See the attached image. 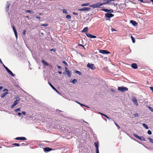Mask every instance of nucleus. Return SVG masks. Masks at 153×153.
<instances>
[{
	"label": "nucleus",
	"instance_id": "25",
	"mask_svg": "<svg viewBox=\"0 0 153 153\" xmlns=\"http://www.w3.org/2000/svg\"><path fill=\"white\" fill-rule=\"evenodd\" d=\"M8 94V92H6V93H4L1 94V98H4L5 96H6V95L7 94Z\"/></svg>",
	"mask_w": 153,
	"mask_h": 153
},
{
	"label": "nucleus",
	"instance_id": "12",
	"mask_svg": "<svg viewBox=\"0 0 153 153\" xmlns=\"http://www.w3.org/2000/svg\"><path fill=\"white\" fill-rule=\"evenodd\" d=\"M52 150V149L49 147H45L44 149V151L45 152H48Z\"/></svg>",
	"mask_w": 153,
	"mask_h": 153
},
{
	"label": "nucleus",
	"instance_id": "38",
	"mask_svg": "<svg viewBox=\"0 0 153 153\" xmlns=\"http://www.w3.org/2000/svg\"><path fill=\"white\" fill-rule=\"evenodd\" d=\"M76 102H77V103H78V104H79V105H81V106L82 105V106H85L86 107H88L86 105H84L83 104H81V103H79V102H78V101H76Z\"/></svg>",
	"mask_w": 153,
	"mask_h": 153
},
{
	"label": "nucleus",
	"instance_id": "57",
	"mask_svg": "<svg viewBox=\"0 0 153 153\" xmlns=\"http://www.w3.org/2000/svg\"><path fill=\"white\" fill-rule=\"evenodd\" d=\"M16 100H19V101L20 100V98L19 97H17L16 98Z\"/></svg>",
	"mask_w": 153,
	"mask_h": 153
},
{
	"label": "nucleus",
	"instance_id": "35",
	"mask_svg": "<svg viewBox=\"0 0 153 153\" xmlns=\"http://www.w3.org/2000/svg\"><path fill=\"white\" fill-rule=\"evenodd\" d=\"M66 18L67 19H71V16H70V15H68L66 16Z\"/></svg>",
	"mask_w": 153,
	"mask_h": 153
},
{
	"label": "nucleus",
	"instance_id": "13",
	"mask_svg": "<svg viewBox=\"0 0 153 153\" xmlns=\"http://www.w3.org/2000/svg\"><path fill=\"white\" fill-rule=\"evenodd\" d=\"M19 100H16L15 101L14 103L12 104L11 106V108H13L14 106L16 105L19 103Z\"/></svg>",
	"mask_w": 153,
	"mask_h": 153
},
{
	"label": "nucleus",
	"instance_id": "45",
	"mask_svg": "<svg viewBox=\"0 0 153 153\" xmlns=\"http://www.w3.org/2000/svg\"><path fill=\"white\" fill-rule=\"evenodd\" d=\"M3 65V66L5 68V69L6 70L8 68L6 67L4 64L3 63V64H2Z\"/></svg>",
	"mask_w": 153,
	"mask_h": 153
},
{
	"label": "nucleus",
	"instance_id": "58",
	"mask_svg": "<svg viewBox=\"0 0 153 153\" xmlns=\"http://www.w3.org/2000/svg\"><path fill=\"white\" fill-rule=\"evenodd\" d=\"M83 120V121L85 123H87L89 125V124L87 122H85V121L84 120Z\"/></svg>",
	"mask_w": 153,
	"mask_h": 153
},
{
	"label": "nucleus",
	"instance_id": "7",
	"mask_svg": "<svg viewBox=\"0 0 153 153\" xmlns=\"http://www.w3.org/2000/svg\"><path fill=\"white\" fill-rule=\"evenodd\" d=\"M101 10L108 13H112L113 12V10L112 9L108 10L106 9H101Z\"/></svg>",
	"mask_w": 153,
	"mask_h": 153
},
{
	"label": "nucleus",
	"instance_id": "63",
	"mask_svg": "<svg viewBox=\"0 0 153 153\" xmlns=\"http://www.w3.org/2000/svg\"><path fill=\"white\" fill-rule=\"evenodd\" d=\"M111 30H112V31L115 30L114 29H113V28H112Z\"/></svg>",
	"mask_w": 153,
	"mask_h": 153
},
{
	"label": "nucleus",
	"instance_id": "18",
	"mask_svg": "<svg viewBox=\"0 0 153 153\" xmlns=\"http://www.w3.org/2000/svg\"><path fill=\"white\" fill-rule=\"evenodd\" d=\"M99 142H97L94 143V145L95 146L96 148V151H99Z\"/></svg>",
	"mask_w": 153,
	"mask_h": 153
},
{
	"label": "nucleus",
	"instance_id": "54",
	"mask_svg": "<svg viewBox=\"0 0 153 153\" xmlns=\"http://www.w3.org/2000/svg\"><path fill=\"white\" fill-rule=\"evenodd\" d=\"M57 68H58L60 69H61V66H59V65H57Z\"/></svg>",
	"mask_w": 153,
	"mask_h": 153
},
{
	"label": "nucleus",
	"instance_id": "5",
	"mask_svg": "<svg viewBox=\"0 0 153 153\" xmlns=\"http://www.w3.org/2000/svg\"><path fill=\"white\" fill-rule=\"evenodd\" d=\"M99 52L103 54H108L110 53V52L106 50H100Z\"/></svg>",
	"mask_w": 153,
	"mask_h": 153
},
{
	"label": "nucleus",
	"instance_id": "64",
	"mask_svg": "<svg viewBox=\"0 0 153 153\" xmlns=\"http://www.w3.org/2000/svg\"><path fill=\"white\" fill-rule=\"evenodd\" d=\"M96 153H99V151H96Z\"/></svg>",
	"mask_w": 153,
	"mask_h": 153
},
{
	"label": "nucleus",
	"instance_id": "31",
	"mask_svg": "<svg viewBox=\"0 0 153 153\" xmlns=\"http://www.w3.org/2000/svg\"><path fill=\"white\" fill-rule=\"evenodd\" d=\"M75 73L77 74H79V75H81L82 74L80 72L76 70V71H75Z\"/></svg>",
	"mask_w": 153,
	"mask_h": 153
},
{
	"label": "nucleus",
	"instance_id": "44",
	"mask_svg": "<svg viewBox=\"0 0 153 153\" xmlns=\"http://www.w3.org/2000/svg\"><path fill=\"white\" fill-rule=\"evenodd\" d=\"M48 25L47 24H42L41 25V26H45L46 27Z\"/></svg>",
	"mask_w": 153,
	"mask_h": 153
},
{
	"label": "nucleus",
	"instance_id": "53",
	"mask_svg": "<svg viewBox=\"0 0 153 153\" xmlns=\"http://www.w3.org/2000/svg\"><path fill=\"white\" fill-rule=\"evenodd\" d=\"M73 14L74 15H78V14L77 13H75V12H73Z\"/></svg>",
	"mask_w": 153,
	"mask_h": 153
},
{
	"label": "nucleus",
	"instance_id": "51",
	"mask_svg": "<svg viewBox=\"0 0 153 153\" xmlns=\"http://www.w3.org/2000/svg\"><path fill=\"white\" fill-rule=\"evenodd\" d=\"M21 113L25 115L26 114V112L25 111L22 112Z\"/></svg>",
	"mask_w": 153,
	"mask_h": 153
},
{
	"label": "nucleus",
	"instance_id": "47",
	"mask_svg": "<svg viewBox=\"0 0 153 153\" xmlns=\"http://www.w3.org/2000/svg\"><path fill=\"white\" fill-rule=\"evenodd\" d=\"M150 90L152 91V92L153 93V87H149Z\"/></svg>",
	"mask_w": 153,
	"mask_h": 153
},
{
	"label": "nucleus",
	"instance_id": "28",
	"mask_svg": "<svg viewBox=\"0 0 153 153\" xmlns=\"http://www.w3.org/2000/svg\"><path fill=\"white\" fill-rule=\"evenodd\" d=\"M143 126L146 129H148L149 128V127H148V126L146 124H145V123H143Z\"/></svg>",
	"mask_w": 153,
	"mask_h": 153
},
{
	"label": "nucleus",
	"instance_id": "32",
	"mask_svg": "<svg viewBox=\"0 0 153 153\" xmlns=\"http://www.w3.org/2000/svg\"><path fill=\"white\" fill-rule=\"evenodd\" d=\"M21 108H19L16 109L15 110V111L16 112H18L19 111H20L21 110Z\"/></svg>",
	"mask_w": 153,
	"mask_h": 153
},
{
	"label": "nucleus",
	"instance_id": "10",
	"mask_svg": "<svg viewBox=\"0 0 153 153\" xmlns=\"http://www.w3.org/2000/svg\"><path fill=\"white\" fill-rule=\"evenodd\" d=\"M90 8L89 7H84L78 10L79 11H89L90 9Z\"/></svg>",
	"mask_w": 153,
	"mask_h": 153
},
{
	"label": "nucleus",
	"instance_id": "62",
	"mask_svg": "<svg viewBox=\"0 0 153 153\" xmlns=\"http://www.w3.org/2000/svg\"><path fill=\"white\" fill-rule=\"evenodd\" d=\"M139 1H140L141 2H143V0H139Z\"/></svg>",
	"mask_w": 153,
	"mask_h": 153
},
{
	"label": "nucleus",
	"instance_id": "52",
	"mask_svg": "<svg viewBox=\"0 0 153 153\" xmlns=\"http://www.w3.org/2000/svg\"><path fill=\"white\" fill-rule=\"evenodd\" d=\"M36 18L39 19H41V17L39 16H36Z\"/></svg>",
	"mask_w": 153,
	"mask_h": 153
},
{
	"label": "nucleus",
	"instance_id": "39",
	"mask_svg": "<svg viewBox=\"0 0 153 153\" xmlns=\"http://www.w3.org/2000/svg\"><path fill=\"white\" fill-rule=\"evenodd\" d=\"M140 140H143V141H145V140L144 139L143 137H140Z\"/></svg>",
	"mask_w": 153,
	"mask_h": 153
},
{
	"label": "nucleus",
	"instance_id": "42",
	"mask_svg": "<svg viewBox=\"0 0 153 153\" xmlns=\"http://www.w3.org/2000/svg\"><path fill=\"white\" fill-rule=\"evenodd\" d=\"M62 63L64 64L66 66H68V64H67V63L65 61H63L62 62Z\"/></svg>",
	"mask_w": 153,
	"mask_h": 153
},
{
	"label": "nucleus",
	"instance_id": "43",
	"mask_svg": "<svg viewBox=\"0 0 153 153\" xmlns=\"http://www.w3.org/2000/svg\"><path fill=\"white\" fill-rule=\"evenodd\" d=\"M149 108L151 111H152V112L153 111V109L151 107H149Z\"/></svg>",
	"mask_w": 153,
	"mask_h": 153
},
{
	"label": "nucleus",
	"instance_id": "14",
	"mask_svg": "<svg viewBox=\"0 0 153 153\" xmlns=\"http://www.w3.org/2000/svg\"><path fill=\"white\" fill-rule=\"evenodd\" d=\"M12 27L13 28V31L16 37V39H17V32L16 30V28L14 26H13Z\"/></svg>",
	"mask_w": 153,
	"mask_h": 153
},
{
	"label": "nucleus",
	"instance_id": "22",
	"mask_svg": "<svg viewBox=\"0 0 153 153\" xmlns=\"http://www.w3.org/2000/svg\"><path fill=\"white\" fill-rule=\"evenodd\" d=\"M42 62L43 63V64H44V65H46V66H48L49 65L46 62L45 60H44L43 59L42 60Z\"/></svg>",
	"mask_w": 153,
	"mask_h": 153
},
{
	"label": "nucleus",
	"instance_id": "16",
	"mask_svg": "<svg viewBox=\"0 0 153 153\" xmlns=\"http://www.w3.org/2000/svg\"><path fill=\"white\" fill-rule=\"evenodd\" d=\"M10 3L9 1H7V4L6 7V9L7 10V12L8 10H9V8L10 5Z\"/></svg>",
	"mask_w": 153,
	"mask_h": 153
},
{
	"label": "nucleus",
	"instance_id": "37",
	"mask_svg": "<svg viewBox=\"0 0 153 153\" xmlns=\"http://www.w3.org/2000/svg\"><path fill=\"white\" fill-rule=\"evenodd\" d=\"M13 145L16 146H20L19 144L17 143H14L13 144Z\"/></svg>",
	"mask_w": 153,
	"mask_h": 153
},
{
	"label": "nucleus",
	"instance_id": "2",
	"mask_svg": "<svg viewBox=\"0 0 153 153\" xmlns=\"http://www.w3.org/2000/svg\"><path fill=\"white\" fill-rule=\"evenodd\" d=\"M128 88L126 87H118V90L119 91L122 92H124L127 91L128 90Z\"/></svg>",
	"mask_w": 153,
	"mask_h": 153
},
{
	"label": "nucleus",
	"instance_id": "36",
	"mask_svg": "<svg viewBox=\"0 0 153 153\" xmlns=\"http://www.w3.org/2000/svg\"><path fill=\"white\" fill-rule=\"evenodd\" d=\"M62 12L65 14H67L68 13L67 11L65 9H63L62 10Z\"/></svg>",
	"mask_w": 153,
	"mask_h": 153
},
{
	"label": "nucleus",
	"instance_id": "34",
	"mask_svg": "<svg viewBox=\"0 0 153 153\" xmlns=\"http://www.w3.org/2000/svg\"><path fill=\"white\" fill-rule=\"evenodd\" d=\"M77 81L76 79H74L72 80L71 82L73 84H75L76 82Z\"/></svg>",
	"mask_w": 153,
	"mask_h": 153
},
{
	"label": "nucleus",
	"instance_id": "55",
	"mask_svg": "<svg viewBox=\"0 0 153 153\" xmlns=\"http://www.w3.org/2000/svg\"><path fill=\"white\" fill-rule=\"evenodd\" d=\"M3 86H0V91H1L2 89L3 88Z\"/></svg>",
	"mask_w": 153,
	"mask_h": 153
},
{
	"label": "nucleus",
	"instance_id": "11",
	"mask_svg": "<svg viewBox=\"0 0 153 153\" xmlns=\"http://www.w3.org/2000/svg\"><path fill=\"white\" fill-rule=\"evenodd\" d=\"M65 71L67 72V74L68 77H70L71 76V73L69 70L66 67L65 68Z\"/></svg>",
	"mask_w": 153,
	"mask_h": 153
},
{
	"label": "nucleus",
	"instance_id": "46",
	"mask_svg": "<svg viewBox=\"0 0 153 153\" xmlns=\"http://www.w3.org/2000/svg\"><path fill=\"white\" fill-rule=\"evenodd\" d=\"M50 51H53V52H55L56 51V50L55 49H53V48H52V49H51L50 50Z\"/></svg>",
	"mask_w": 153,
	"mask_h": 153
},
{
	"label": "nucleus",
	"instance_id": "20",
	"mask_svg": "<svg viewBox=\"0 0 153 153\" xmlns=\"http://www.w3.org/2000/svg\"><path fill=\"white\" fill-rule=\"evenodd\" d=\"M130 23L134 26H136L137 25V23L136 22L133 20H131L130 21Z\"/></svg>",
	"mask_w": 153,
	"mask_h": 153
},
{
	"label": "nucleus",
	"instance_id": "15",
	"mask_svg": "<svg viewBox=\"0 0 153 153\" xmlns=\"http://www.w3.org/2000/svg\"><path fill=\"white\" fill-rule=\"evenodd\" d=\"M16 139L17 140H26V138L24 137H18L16 138Z\"/></svg>",
	"mask_w": 153,
	"mask_h": 153
},
{
	"label": "nucleus",
	"instance_id": "50",
	"mask_svg": "<svg viewBox=\"0 0 153 153\" xmlns=\"http://www.w3.org/2000/svg\"><path fill=\"white\" fill-rule=\"evenodd\" d=\"M114 123L118 127V129L119 128H120V127L117 124H116L114 122Z\"/></svg>",
	"mask_w": 153,
	"mask_h": 153
},
{
	"label": "nucleus",
	"instance_id": "27",
	"mask_svg": "<svg viewBox=\"0 0 153 153\" xmlns=\"http://www.w3.org/2000/svg\"><path fill=\"white\" fill-rule=\"evenodd\" d=\"M90 4L89 3H85L81 5V6H86L89 5Z\"/></svg>",
	"mask_w": 153,
	"mask_h": 153
},
{
	"label": "nucleus",
	"instance_id": "23",
	"mask_svg": "<svg viewBox=\"0 0 153 153\" xmlns=\"http://www.w3.org/2000/svg\"><path fill=\"white\" fill-rule=\"evenodd\" d=\"M88 30V28L87 27H85L83 30L81 32L82 33H86Z\"/></svg>",
	"mask_w": 153,
	"mask_h": 153
},
{
	"label": "nucleus",
	"instance_id": "17",
	"mask_svg": "<svg viewBox=\"0 0 153 153\" xmlns=\"http://www.w3.org/2000/svg\"><path fill=\"white\" fill-rule=\"evenodd\" d=\"M7 72L10 75L13 76H14L15 75L12 73V72L8 68L6 70Z\"/></svg>",
	"mask_w": 153,
	"mask_h": 153
},
{
	"label": "nucleus",
	"instance_id": "30",
	"mask_svg": "<svg viewBox=\"0 0 153 153\" xmlns=\"http://www.w3.org/2000/svg\"><path fill=\"white\" fill-rule=\"evenodd\" d=\"M133 135L136 138H137L138 139H140V137L137 134H133Z\"/></svg>",
	"mask_w": 153,
	"mask_h": 153
},
{
	"label": "nucleus",
	"instance_id": "41",
	"mask_svg": "<svg viewBox=\"0 0 153 153\" xmlns=\"http://www.w3.org/2000/svg\"><path fill=\"white\" fill-rule=\"evenodd\" d=\"M134 116L135 117H137L138 116V113H136L134 114Z\"/></svg>",
	"mask_w": 153,
	"mask_h": 153
},
{
	"label": "nucleus",
	"instance_id": "8",
	"mask_svg": "<svg viewBox=\"0 0 153 153\" xmlns=\"http://www.w3.org/2000/svg\"><path fill=\"white\" fill-rule=\"evenodd\" d=\"M105 15V17L109 18H110L114 16V15L110 13H106Z\"/></svg>",
	"mask_w": 153,
	"mask_h": 153
},
{
	"label": "nucleus",
	"instance_id": "24",
	"mask_svg": "<svg viewBox=\"0 0 153 153\" xmlns=\"http://www.w3.org/2000/svg\"><path fill=\"white\" fill-rule=\"evenodd\" d=\"M103 0L104 1H105V2L102 3V4L103 5L107 4L108 3H109V1H108V0Z\"/></svg>",
	"mask_w": 153,
	"mask_h": 153
},
{
	"label": "nucleus",
	"instance_id": "33",
	"mask_svg": "<svg viewBox=\"0 0 153 153\" xmlns=\"http://www.w3.org/2000/svg\"><path fill=\"white\" fill-rule=\"evenodd\" d=\"M131 39L132 41V42L133 43H134L135 42V39L134 37H133L132 36H131Z\"/></svg>",
	"mask_w": 153,
	"mask_h": 153
},
{
	"label": "nucleus",
	"instance_id": "1",
	"mask_svg": "<svg viewBox=\"0 0 153 153\" xmlns=\"http://www.w3.org/2000/svg\"><path fill=\"white\" fill-rule=\"evenodd\" d=\"M102 3H97L95 4H94L90 5L89 6L90 7L93 8H99L102 5Z\"/></svg>",
	"mask_w": 153,
	"mask_h": 153
},
{
	"label": "nucleus",
	"instance_id": "19",
	"mask_svg": "<svg viewBox=\"0 0 153 153\" xmlns=\"http://www.w3.org/2000/svg\"><path fill=\"white\" fill-rule=\"evenodd\" d=\"M131 67L132 68L134 69H136L137 68V66L136 63H132L131 64Z\"/></svg>",
	"mask_w": 153,
	"mask_h": 153
},
{
	"label": "nucleus",
	"instance_id": "61",
	"mask_svg": "<svg viewBox=\"0 0 153 153\" xmlns=\"http://www.w3.org/2000/svg\"><path fill=\"white\" fill-rule=\"evenodd\" d=\"M58 73H59V74H62V73L61 71H58Z\"/></svg>",
	"mask_w": 153,
	"mask_h": 153
},
{
	"label": "nucleus",
	"instance_id": "60",
	"mask_svg": "<svg viewBox=\"0 0 153 153\" xmlns=\"http://www.w3.org/2000/svg\"><path fill=\"white\" fill-rule=\"evenodd\" d=\"M3 91H8V90L7 89H4L3 90Z\"/></svg>",
	"mask_w": 153,
	"mask_h": 153
},
{
	"label": "nucleus",
	"instance_id": "4",
	"mask_svg": "<svg viewBox=\"0 0 153 153\" xmlns=\"http://www.w3.org/2000/svg\"><path fill=\"white\" fill-rule=\"evenodd\" d=\"M132 100L133 101L134 104L137 106H138V104L137 102V99L134 97H132L131 98Z\"/></svg>",
	"mask_w": 153,
	"mask_h": 153
},
{
	"label": "nucleus",
	"instance_id": "21",
	"mask_svg": "<svg viewBox=\"0 0 153 153\" xmlns=\"http://www.w3.org/2000/svg\"><path fill=\"white\" fill-rule=\"evenodd\" d=\"M99 113L100 114H101V115H103V116H104V117H106L108 119V120H110V119H111V118L109 117H108L105 114H102L101 112H99Z\"/></svg>",
	"mask_w": 153,
	"mask_h": 153
},
{
	"label": "nucleus",
	"instance_id": "56",
	"mask_svg": "<svg viewBox=\"0 0 153 153\" xmlns=\"http://www.w3.org/2000/svg\"><path fill=\"white\" fill-rule=\"evenodd\" d=\"M79 46H81V47H83L84 48H85L84 46L83 45H81V44H79Z\"/></svg>",
	"mask_w": 153,
	"mask_h": 153
},
{
	"label": "nucleus",
	"instance_id": "9",
	"mask_svg": "<svg viewBox=\"0 0 153 153\" xmlns=\"http://www.w3.org/2000/svg\"><path fill=\"white\" fill-rule=\"evenodd\" d=\"M86 35L88 37L91 38H95L97 37L91 34L87 33H86Z\"/></svg>",
	"mask_w": 153,
	"mask_h": 153
},
{
	"label": "nucleus",
	"instance_id": "40",
	"mask_svg": "<svg viewBox=\"0 0 153 153\" xmlns=\"http://www.w3.org/2000/svg\"><path fill=\"white\" fill-rule=\"evenodd\" d=\"M147 133L151 135L152 134V131L150 130H149L147 131Z\"/></svg>",
	"mask_w": 153,
	"mask_h": 153
},
{
	"label": "nucleus",
	"instance_id": "3",
	"mask_svg": "<svg viewBox=\"0 0 153 153\" xmlns=\"http://www.w3.org/2000/svg\"><path fill=\"white\" fill-rule=\"evenodd\" d=\"M87 66L92 70H94L95 68L94 65L92 63H88Z\"/></svg>",
	"mask_w": 153,
	"mask_h": 153
},
{
	"label": "nucleus",
	"instance_id": "29",
	"mask_svg": "<svg viewBox=\"0 0 153 153\" xmlns=\"http://www.w3.org/2000/svg\"><path fill=\"white\" fill-rule=\"evenodd\" d=\"M148 140L151 143H153V139H152L150 137H149L148 138Z\"/></svg>",
	"mask_w": 153,
	"mask_h": 153
},
{
	"label": "nucleus",
	"instance_id": "59",
	"mask_svg": "<svg viewBox=\"0 0 153 153\" xmlns=\"http://www.w3.org/2000/svg\"><path fill=\"white\" fill-rule=\"evenodd\" d=\"M66 73H67V72H66V71H64V72H63V74H65V75L66 74H67Z\"/></svg>",
	"mask_w": 153,
	"mask_h": 153
},
{
	"label": "nucleus",
	"instance_id": "6",
	"mask_svg": "<svg viewBox=\"0 0 153 153\" xmlns=\"http://www.w3.org/2000/svg\"><path fill=\"white\" fill-rule=\"evenodd\" d=\"M49 84L51 86V87L56 92H57L58 94H60L59 92L56 90V88L53 86V85L49 82H48Z\"/></svg>",
	"mask_w": 153,
	"mask_h": 153
},
{
	"label": "nucleus",
	"instance_id": "48",
	"mask_svg": "<svg viewBox=\"0 0 153 153\" xmlns=\"http://www.w3.org/2000/svg\"><path fill=\"white\" fill-rule=\"evenodd\" d=\"M17 114L20 117H21L22 113L20 112L18 113Z\"/></svg>",
	"mask_w": 153,
	"mask_h": 153
},
{
	"label": "nucleus",
	"instance_id": "49",
	"mask_svg": "<svg viewBox=\"0 0 153 153\" xmlns=\"http://www.w3.org/2000/svg\"><path fill=\"white\" fill-rule=\"evenodd\" d=\"M26 30H24L23 31V34L24 35H25L26 34Z\"/></svg>",
	"mask_w": 153,
	"mask_h": 153
},
{
	"label": "nucleus",
	"instance_id": "26",
	"mask_svg": "<svg viewBox=\"0 0 153 153\" xmlns=\"http://www.w3.org/2000/svg\"><path fill=\"white\" fill-rule=\"evenodd\" d=\"M25 12L26 13H29L31 14H33L34 13V12L33 11L30 10H25Z\"/></svg>",
	"mask_w": 153,
	"mask_h": 153
}]
</instances>
